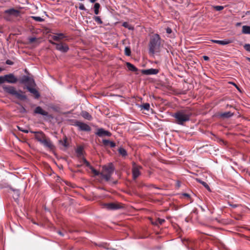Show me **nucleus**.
<instances>
[{"label": "nucleus", "mask_w": 250, "mask_h": 250, "mask_svg": "<svg viewBox=\"0 0 250 250\" xmlns=\"http://www.w3.org/2000/svg\"><path fill=\"white\" fill-rule=\"evenodd\" d=\"M192 115L191 110L189 108L180 110L175 112L172 117L176 119V123L180 125H183L185 122L189 121Z\"/></svg>", "instance_id": "nucleus-1"}, {"label": "nucleus", "mask_w": 250, "mask_h": 250, "mask_svg": "<svg viewBox=\"0 0 250 250\" xmlns=\"http://www.w3.org/2000/svg\"><path fill=\"white\" fill-rule=\"evenodd\" d=\"M161 45V38L158 34L152 35L149 42V53L154 55L156 52H159Z\"/></svg>", "instance_id": "nucleus-2"}, {"label": "nucleus", "mask_w": 250, "mask_h": 250, "mask_svg": "<svg viewBox=\"0 0 250 250\" xmlns=\"http://www.w3.org/2000/svg\"><path fill=\"white\" fill-rule=\"evenodd\" d=\"M2 88L6 93L11 95L15 96L18 99L23 101L27 99L26 95L24 94L22 90H19L17 91L16 88L13 86L4 85Z\"/></svg>", "instance_id": "nucleus-3"}, {"label": "nucleus", "mask_w": 250, "mask_h": 250, "mask_svg": "<svg viewBox=\"0 0 250 250\" xmlns=\"http://www.w3.org/2000/svg\"><path fill=\"white\" fill-rule=\"evenodd\" d=\"M114 167L112 163H109L107 165H104L103 167V171L101 172V177L108 181L111 175L113 173Z\"/></svg>", "instance_id": "nucleus-4"}, {"label": "nucleus", "mask_w": 250, "mask_h": 250, "mask_svg": "<svg viewBox=\"0 0 250 250\" xmlns=\"http://www.w3.org/2000/svg\"><path fill=\"white\" fill-rule=\"evenodd\" d=\"M20 11L15 9L14 8H11L5 10L3 12V17L5 20L7 21H11L12 18H17L20 15Z\"/></svg>", "instance_id": "nucleus-5"}, {"label": "nucleus", "mask_w": 250, "mask_h": 250, "mask_svg": "<svg viewBox=\"0 0 250 250\" xmlns=\"http://www.w3.org/2000/svg\"><path fill=\"white\" fill-rule=\"evenodd\" d=\"M19 83L27 85L35 86L36 85L34 79L27 75H23L20 79Z\"/></svg>", "instance_id": "nucleus-6"}, {"label": "nucleus", "mask_w": 250, "mask_h": 250, "mask_svg": "<svg viewBox=\"0 0 250 250\" xmlns=\"http://www.w3.org/2000/svg\"><path fill=\"white\" fill-rule=\"evenodd\" d=\"M49 42L53 45H56V48L58 50L60 51L62 53H65L67 52L69 50V47L68 46L65 44L63 43H56L55 42H53L52 41H49Z\"/></svg>", "instance_id": "nucleus-7"}, {"label": "nucleus", "mask_w": 250, "mask_h": 250, "mask_svg": "<svg viewBox=\"0 0 250 250\" xmlns=\"http://www.w3.org/2000/svg\"><path fill=\"white\" fill-rule=\"evenodd\" d=\"M141 169H142V166L136 165L134 162L133 163L132 172V177L134 180L137 178L141 175L140 170Z\"/></svg>", "instance_id": "nucleus-8"}, {"label": "nucleus", "mask_w": 250, "mask_h": 250, "mask_svg": "<svg viewBox=\"0 0 250 250\" xmlns=\"http://www.w3.org/2000/svg\"><path fill=\"white\" fill-rule=\"evenodd\" d=\"M102 206L103 208L107 210H117L122 208L121 205L114 203H104Z\"/></svg>", "instance_id": "nucleus-9"}, {"label": "nucleus", "mask_w": 250, "mask_h": 250, "mask_svg": "<svg viewBox=\"0 0 250 250\" xmlns=\"http://www.w3.org/2000/svg\"><path fill=\"white\" fill-rule=\"evenodd\" d=\"M95 134L99 137H103L104 136L110 137L112 135L110 132L108 130H106L103 128L97 129Z\"/></svg>", "instance_id": "nucleus-10"}, {"label": "nucleus", "mask_w": 250, "mask_h": 250, "mask_svg": "<svg viewBox=\"0 0 250 250\" xmlns=\"http://www.w3.org/2000/svg\"><path fill=\"white\" fill-rule=\"evenodd\" d=\"M5 82L9 83H16L18 81V78L12 73L5 75Z\"/></svg>", "instance_id": "nucleus-11"}, {"label": "nucleus", "mask_w": 250, "mask_h": 250, "mask_svg": "<svg viewBox=\"0 0 250 250\" xmlns=\"http://www.w3.org/2000/svg\"><path fill=\"white\" fill-rule=\"evenodd\" d=\"M30 132L32 133L36 134L35 135V139L39 142L40 143L43 142V140L45 139V136L44 134L42 132H39L36 131H30Z\"/></svg>", "instance_id": "nucleus-12"}, {"label": "nucleus", "mask_w": 250, "mask_h": 250, "mask_svg": "<svg viewBox=\"0 0 250 250\" xmlns=\"http://www.w3.org/2000/svg\"><path fill=\"white\" fill-rule=\"evenodd\" d=\"M159 72V70L157 69L150 68L148 69L142 70V73L143 74L150 75H156Z\"/></svg>", "instance_id": "nucleus-13"}, {"label": "nucleus", "mask_w": 250, "mask_h": 250, "mask_svg": "<svg viewBox=\"0 0 250 250\" xmlns=\"http://www.w3.org/2000/svg\"><path fill=\"white\" fill-rule=\"evenodd\" d=\"M77 125L81 130L86 131H89L91 130L90 127L85 123L82 122H78Z\"/></svg>", "instance_id": "nucleus-14"}, {"label": "nucleus", "mask_w": 250, "mask_h": 250, "mask_svg": "<svg viewBox=\"0 0 250 250\" xmlns=\"http://www.w3.org/2000/svg\"><path fill=\"white\" fill-rule=\"evenodd\" d=\"M32 86L27 85L26 89L31 93L33 94L35 99H39L40 97V94L39 91L35 88L32 87Z\"/></svg>", "instance_id": "nucleus-15"}, {"label": "nucleus", "mask_w": 250, "mask_h": 250, "mask_svg": "<svg viewBox=\"0 0 250 250\" xmlns=\"http://www.w3.org/2000/svg\"><path fill=\"white\" fill-rule=\"evenodd\" d=\"M102 143L104 147L110 146L111 148H113L116 146V144L114 142L108 140L103 139Z\"/></svg>", "instance_id": "nucleus-16"}, {"label": "nucleus", "mask_w": 250, "mask_h": 250, "mask_svg": "<svg viewBox=\"0 0 250 250\" xmlns=\"http://www.w3.org/2000/svg\"><path fill=\"white\" fill-rule=\"evenodd\" d=\"M34 113L36 114H40L44 116H47L48 112L43 110L41 106H37L34 110Z\"/></svg>", "instance_id": "nucleus-17"}, {"label": "nucleus", "mask_w": 250, "mask_h": 250, "mask_svg": "<svg viewBox=\"0 0 250 250\" xmlns=\"http://www.w3.org/2000/svg\"><path fill=\"white\" fill-rule=\"evenodd\" d=\"M213 42L221 44V45H227L232 42V41L230 40L226 39L224 40H212Z\"/></svg>", "instance_id": "nucleus-18"}, {"label": "nucleus", "mask_w": 250, "mask_h": 250, "mask_svg": "<svg viewBox=\"0 0 250 250\" xmlns=\"http://www.w3.org/2000/svg\"><path fill=\"white\" fill-rule=\"evenodd\" d=\"M44 146L47 147L49 148H52L53 147V145L49 139H44L43 140V142L41 143Z\"/></svg>", "instance_id": "nucleus-19"}, {"label": "nucleus", "mask_w": 250, "mask_h": 250, "mask_svg": "<svg viewBox=\"0 0 250 250\" xmlns=\"http://www.w3.org/2000/svg\"><path fill=\"white\" fill-rule=\"evenodd\" d=\"M65 38H66V36L63 33H57L56 35L51 36V38L55 41H58Z\"/></svg>", "instance_id": "nucleus-20"}, {"label": "nucleus", "mask_w": 250, "mask_h": 250, "mask_svg": "<svg viewBox=\"0 0 250 250\" xmlns=\"http://www.w3.org/2000/svg\"><path fill=\"white\" fill-rule=\"evenodd\" d=\"M126 65L129 71L132 72H137L138 70V68L130 62H126Z\"/></svg>", "instance_id": "nucleus-21"}, {"label": "nucleus", "mask_w": 250, "mask_h": 250, "mask_svg": "<svg viewBox=\"0 0 250 250\" xmlns=\"http://www.w3.org/2000/svg\"><path fill=\"white\" fill-rule=\"evenodd\" d=\"M242 33L245 34H250V26L243 25Z\"/></svg>", "instance_id": "nucleus-22"}, {"label": "nucleus", "mask_w": 250, "mask_h": 250, "mask_svg": "<svg viewBox=\"0 0 250 250\" xmlns=\"http://www.w3.org/2000/svg\"><path fill=\"white\" fill-rule=\"evenodd\" d=\"M100 8V4L99 3H95L93 6L94 12L96 15L99 14V9Z\"/></svg>", "instance_id": "nucleus-23"}, {"label": "nucleus", "mask_w": 250, "mask_h": 250, "mask_svg": "<svg viewBox=\"0 0 250 250\" xmlns=\"http://www.w3.org/2000/svg\"><path fill=\"white\" fill-rule=\"evenodd\" d=\"M233 115V113L230 111L223 113L221 114V116L223 118H229L232 117Z\"/></svg>", "instance_id": "nucleus-24"}, {"label": "nucleus", "mask_w": 250, "mask_h": 250, "mask_svg": "<svg viewBox=\"0 0 250 250\" xmlns=\"http://www.w3.org/2000/svg\"><path fill=\"white\" fill-rule=\"evenodd\" d=\"M93 19L98 24H102L103 23L100 16H94Z\"/></svg>", "instance_id": "nucleus-25"}, {"label": "nucleus", "mask_w": 250, "mask_h": 250, "mask_svg": "<svg viewBox=\"0 0 250 250\" xmlns=\"http://www.w3.org/2000/svg\"><path fill=\"white\" fill-rule=\"evenodd\" d=\"M118 151L120 154L123 157H125L127 155V151L125 148L123 147L119 148L118 149Z\"/></svg>", "instance_id": "nucleus-26"}, {"label": "nucleus", "mask_w": 250, "mask_h": 250, "mask_svg": "<svg viewBox=\"0 0 250 250\" xmlns=\"http://www.w3.org/2000/svg\"><path fill=\"white\" fill-rule=\"evenodd\" d=\"M82 116L84 118L88 120H91L92 119V116L90 115V114L88 112L86 111L83 112Z\"/></svg>", "instance_id": "nucleus-27"}, {"label": "nucleus", "mask_w": 250, "mask_h": 250, "mask_svg": "<svg viewBox=\"0 0 250 250\" xmlns=\"http://www.w3.org/2000/svg\"><path fill=\"white\" fill-rule=\"evenodd\" d=\"M197 181H198V182L201 184L206 189H207L208 190H210L209 187L207 183L198 179H197Z\"/></svg>", "instance_id": "nucleus-28"}, {"label": "nucleus", "mask_w": 250, "mask_h": 250, "mask_svg": "<svg viewBox=\"0 0 250 250\" xmlns=\"http://www.w3.org/2000/svg\"><path fill=\"white\" fill-rule=\"evenodd\" d=\"M10 189L14 192L17 198H18L20 196V191L19 189H14V188H13L12 187H10Z\"/></svg>", "instance_id": "nucleus-29"}, {"label": "nucleus", "mask_w": 250, "mask_h": 250, "mask_svg": "<svg viewBox=\"0 0 250 250\" xmlns=\"http://www.w3.org/2000/svg\"><path fill=\"white\" fill-rule=\"evenodd\" d=\"M123 26L124 27L126 28H127V29H128L129 30H133V27L131 25H130L128 22H123Z\"/></svg>", "instance_id": "nucleus-30"}, {"label": "nucleus", "mask_w": 250, "mask_h": 250, "mask_svg": "<svg viewBox=\"0 0 250 250\" xmlns=\"http://www.w3.org/2000/svg\"><path fill=\"white\" fill-rule=\"evenodd\" d=\"M83 148L81 146H79L77 148L76 152L79 156H81L83 155Z\"/></svg>", "instance_id": "nucleus-31"}, {"label": "nucleus", "mask_w": 250, "mask_h": 250, "mask_svg": "<svg viewBox=\"0 0 250 250\" xmlns=\"http://www.w3.org/2000/svg\"><path fill=\"white\" fill-rule=\"evenodd\" d=\"M125 54L127 56H130L131 55V50L128 47H125Z\"/></svg>", "instance_id": "nucleus-32"}, {"label": "nucleus", "mask_w": 250, "mask_h": 250, "mask_svg": "<svg viewBox=\"0 0 250 250\" xmlns=\"http://www.w3.org/2000/svg\"><path fill=\"white\" fill-rule=\"evenodd\" d=\"M93 173L96 176L101 175V172H99L97 170H96L93 167H91L90 168Z\"/></svg>", "instance_id": "nucleus-33"}, {"label": "nucleus", "mask_w": 250, "mask_h": 250, "mask_svg": "<svg viewBox=\"0 0 250 250\" xmlns=\"http://www.w3.org/2000/svg\"><path fill=\"white\" fill-rule=\"evenodd\" d=\"M35 21L39 22H42L44 20L40 17L33 16L32 17Z\"/></svg>", "instance_id": "nucleus-34"}, {"label": "nucleus", "mask_w": 250, "mask_h": 250, "mask_svg": "<svg viewBox=\"0 0 250 250\" xmlns=\"http://www.w3.org/2000/svg\"><path fill=\"white\" fill-rule=\"evenodd\" d=\"M142 107L143 109L148 110L150 108V105L148 103H145L142 105Z\"/></svg>", "instance_id": "nucleus-35"}, {"label": "nucleus", "mask_w": 250, "mask_h": 250, "mask_svg": "<svg viewBox=\"0 0 250 250\" xmlns=\"http://www.w3.org/2000/svg\"><path fill=\"white\" fill-rule=\"evenodd\" d=\"M214 9L216 11H219L224 9V6L221 5H216L213 7Z\"/></svg>", "instance_id": "nucleus-36"}, {"label": "nucleus", "mask_w": 250, "mask_h": 250, "mask_svg": "<svg viewBox=\"0 0 250 250\" xmlns=\"http://www.w3.org/2000/svg\"><path fill=\"white\" fill-rule=\"evenodd\" d=\"M60 143L61 144H62L63 146H64V147H67V139H66V138H65L63 140H60Z\"/></svg>", "instance_id": "nucleus-37"}, {"label": "nucleus", "mask_w": 250, "mask_h": 250, "mask_svg": "<svg viewBox=\"0 0 250 250\" xmlns=\"http://www.w3.org/2000/svg\"><path fill=\"white\" fill-rule=\"evenodd\" d=\"M79 8L80 10H83V11H87V10L85 8V6H84L83 4L82 3H79Z\"/></svg>", "instance_id": "nucleus-38"}, {"label": "nucleus", "mask_w": 250, "mask_h": 250, "mask_svg": "<svg viewBox=\"0 0 250 250\" xmlns=\"http://www.w3.org/2000/svg\"><path fill=\"white\" fill-rule=\"evenodd\" d=\"M17 128H18L19 130L21 131H22V132H23L24 133H28L29 132V131L28 130L24 129L22 127H21L19 126H17Z\"/></svg>", "instance_id": "nucleus-39"}, {"label": "nucleus", "mask_w": 250, "mask_h": 250, "mask_svg": "<svg viewBox=\"0 0 250 250\" xmlns=\"http://www.w3.org/2000/svg\"><path fill=\"white\" fill-rule=\"evenodd\" d=\"M83 161L84 164H85V165L86 166V167H88L89 168H90V167H92L90 165V163L85 159L83 158Z\"/></svg>", "instance_id": "nucleus-40"}, {"label": "nucleus", "mask_w": 250, "mask_h": 250, "mask_svg": "<svg viewBox=\"0 0 250 250\" xmlns=\"http://www.w3.org/2000/svg\"><path fill=\"white\" fill-rule=\"evenodd\" d=\"M244 48L246 51L250 52V44H245L244 46Z\"/></svg>", "instance_id": "nucleus-41"}, {"label": "nucleus", "mask_w": 250, "mask_h": 250, "mask_svg": "<svg viewBox=\"0 0 250 250\" xmlns=\"http://www.w3.org/2000/svg\"><path fill=\"white\" fill-rule=\"evenodd\" d=\"M5 82L4 76H0V84L3 83Z\"/></svg>", "instance_id": "nucleus-42"}, {"label": "nucleus", "mask_w": 250, "mask_h": 250, "mask_svg": "<svg viewBox=\"0 0 250 250\" xmlns=\"http://www.w3.org/2000/svg\"><path fill=\"white\" fill-rule=\"evenodd\" d=\"M166 32L168 34H170L172 32V29L170 27H167L166 28Z\"/></svg>", "instance_id": "nucleus-43"}, {"label": "nucleus", "mask_w": 250, "mask_h": 250, "mask_svg": "<svg viewBox=\"0 0 250 250\" xmlns=\"http://www.w3.org/2000/svg\"><path fill=\"white\" fill-rule=\"evenodd\" d=\"M5 62H6V64H8V65H13L14 63V62L10 60H6Z\"/></svg>", "instance_id": "nucleus-44"}, {"label": "nucleus", "mask_w": 250, "mask_h": 250, "mask_svg": "<svg viewBox=\"0 0 250 250\" xmlns=\"http://www.w3.org/2000/svg\"><path fill=\"white\" fill-rule=\"evenodd\" d=\"M158 221L159 222V224H160V225H162V224H163L165 222V221L163 219H160V218H159L158 219Z\"/></svg>", "instance_id": "nucleus-45"}, {"label": "nucleus", "mask_w": 250, "mask_h": 250, "mask_svg": "<svg viewBox=\"0 0 250 250\" xmlns=\"http://www.w3.org/2000/svg\"><path fill=\"white\" fill-rule=\"evenodd\" d=\"M36 40V38L35 37H32V38H30L29 39V41L30 42H35Z\"/></svg>", "instance_id": "nucleus-46"}, {"label": "nucleus", "mask_w": 250, "mask_h": 250, "mask_svg": "<svg viewBox=\"0 0 250 250\" xmlns=\"http://www.w3.org/2000/svg\"><path fill=\"white\" fill-rule=\"evenodd\" d=\"M182 195L185 197H187V198H190V195L189 194H188V193H183L182 194Z\"/></svg>", "instance_id": "nucleus-47"}, {"label": "nucleus", "mask_w": 250, "mask_h": 250, "mask_svg": "<svg viewBox=\"0 0 250 250\" xmlns=\"http://www.w3.org/2000/svg\"><path fill=\"white\" fill-rule=\"evenodd\" d=\"M203 59L205 61H208L209 60V58L208 56H203Z\"/></svg>", "instance_id": "nucleus-48"}, {"label": "nucleus", "mask_w": 250, "mask_h": 250, "mask_svg": "<svg viewBox=\"0 0 250 250\" xmlns=\"http://www.w3.org/2000/svg\"><path fill=\"white\" fill-rule=\"evenodd\" d=\"M58 234H59L60 235H61V236H63V233H62L61 231H60V230H59V231H58Z\"/></svg>", "instance_id": "nucleus-49"}, {"label": "nucleus", "mask_w": 250, "mask_h": 250, "mask_svg": "<svg viewBox=\"0 0 250 250\" xmlns=\"http://www.w3.org/2000/svg\"><path fill=\"white\" fill-rule=\"evenodd\" d=\"M241 24V22H237V23L236 24V25L237 26H240Z\"/></svg>", "instance_id": "nucleus-50"}, {"label": "nucleus", "mask_w": 250, "mask_h": 250, "mask_svg": "<svg viewBox=\"0 0 250 250\" xmlns=\"http://www.w3.org/2000/svg\"><path fill=\"white\" fill-rule=\"evenodd\" d=\"M97 0H89L90 2L91 3L95 2Z\"/></svg>", "instance_id": "nucleus-51"}, {"label": "nucleus", "mask_w": 250, "mask_h": 250, "mask_svg": "<svg viewBox=\"0 0 250 250\" xmlns=\"http://www.w3.org/2000/svg\"><path fill=\"white\" fill-rule=\"evenodd\" d=\"M177 186L178 187H179L180 186V182H179V181L177 182Z\"/></svg>", "instance_id": "nucleus-52"}, {"label": "nucleus", "mask_w": 250, "mask_h": 250, "mask_svg": "<svg viewBox=\"0 0 250 250\" xmlns=\"http://www.w3.org/2000/svg\"><path fill=\"white\" fill-rule=\"evenodd\" d=\"M247 60L250 62V58H247Z\"/></svg>", "instance_id": "nucleus-53"}, {"label": "nucleus", "mask_w": 250, "mask_h": 250, "mask_svg": "<svg viewBox=\"0 0 250 250\" xmlns=\"http://www.w3.org/2000/svg\"><path fill=\"white\" fill-rule=\"evenodd\" d=\"M2 70V69L0 67V72Z\"/></svg>", "instance_id": "nucleus-54"}, {"label": "nucleus", "mask_w": 250, "mask_h": 250, "mask_svg": "<svg viewBox=\"0 0 250 250\" xmlns=\"http://www.w3.org/2000/svg\"><path fill=\"white\" fill-rule=\"evenodd\" d=\"M22 109H23V111H25V108H24V107H22Z\"/></svg>", "instance_id": "nucleus-55"}]
</instances>
